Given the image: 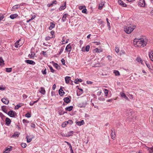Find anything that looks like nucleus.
I'll return each instance as SVG.
<instances>
[{
  "instance_id": "f257e3e1",
  "label": "nucleus",
  "mask_w": 153,
  "mask_h": 153,
  "mask_svg": "<svg viewBox=\"0 0 153 153\" xmlns=\"http://www.w3.org/2000/svg\"><path fill=\"white\" fill-rule=\"evenodd\" d=\"M135 39L134 42L136 43L137 45L138 46L143 47L146 45L147 43V39L144 40L143 39H140L138 41H135Z\"/></svg>"
},
{
  "instance_id": "f03ea898",
  "label": "nucleus",
  "mask_w": 153,
  "mask_h": 153,
  "mask_svg": "<svg viewBox=\"0 0 153 153\" xmlns=\"http://www.w3.org/2000/svg\"><path fill=\"white\" fill-rule=\"evenodd\" d=\"M124 31L127 34H130L132 32L130 26H124Z\"/></svg>"
},
{
  "instance_id": "7ed1b4c3",
  "label": "nucleus",
  "mask_w": 153,
  "mask_h": 153,
  "mask_svg": "<svg viewBox=\"0 0 153 153\" xmlns=\"http://www.w3.org/2000/svg\"><path fill=\"white\" fill-rule=\"evenodd\" d=\"M7 114L11 117H14L16 115V113L15 111L11 110L7 113Z\"/></svg>"
},
{
  "instance_id": "20e7f679",
  "label": "nucleus",
  "mask_w": 153,
  "mask_h": 153,
  "mask_svg": "<svg viewBox=\"0 0 153 153\" xmlns=\"http://www.w3.org/2000/svg\"><path fill=\"white\" fill-rule=\"evenodd\" d=\"M87 105V103L86 102L81 101L77 104V106L80 108L85 107Z\"/></svg>"
},
{
  "instance_id": "39448f33",
  "label": "nucleus",
  "mask_w": 153,
  "mask_h": 153,
  "mask_svg": "<svg viewBox=\"0 0 153 153\" xmlns=\"http://www.w3.org/2000/svg\"><path fill=\"white\" fill-rule=\"evenodd\" d=\"M138 5L140 7H145L146 4L144 0H139Z\"/></svg>"
},
{
  "instance_id": "423d86ee",
  "label": "nucleus",
  "mask_w": 153,
  "mask_h": 153,
  "mask_svg": "<svg viewBox=\"0 0 153 153\" xmlns=\"http://www.w3.org/2000/svg\"><path fill=\"white\" fill-rule=\"evenodd\" d=\"M25 62L27 64L32 65H34L36 63L33 60H25Z\"/></svg>"
},
{
  "instance_id": "0eeeda50",
  "label": "nucleus",
  "mask_w": 153,
  "mask_h": 153,
  "mask_svg": "<svg viewBox=\"0 0 153 153\" xmlns=\"http://www.w3.org/2000/svg\"><path fill=\"white\" fill-rule=\"evenodd\" d=\"M1 101L4 104H8L9 102V100L7 98H3L1 99Z\"/></svg>"
},
{
  "instance_id": "6e6552de",
  "label": "nucleus",
  "mask_w": 153,
  "mask_h": 153,
  "mask_svg": "<svg viewBox=\"0 0 153 153\" xmlns=\"http://www.w3.org/2000/svg\"><path fill=\"white\" fill-rule=\"evenodd\" d=\"M118 3L119 4L123 6V7H126L127 4L124 3L121 0H118Z\"/></svg>"
},
{
  "instance_id": "1a4fd4ad",
  "label": "nucleus",
  "mask_w": 153,
  "mask_h": 153,
  "mask_svg": "<svg viewBox=\"0 0 153 153\" xmlns=\"http://www.w3.org/2000/svg\"><path fill=\"white\" fill-rule=\"evenodd\" d=\"M59 95L61 96H63L65 94V92L62 90V87H61L60 89L59 90Z\"/></svg>"
},
{
  "instance_id": "9d476101",
  "label": "nucleus",
  "mask_w": 153,
  "mask_h": 153,
  "mask_svg": "<svg viewBox=\"0 0 153 153\" xmlns=\"http://www.w3.org/2000/svg\"><path fill=\"white\" fill-rule=\"evenodd\" d=\"M58 113L59 115H62L65 113H67V112L64 111L62 109V108H59V109Z\"/></svg>"
},
{
  "instance_id": "9b49d317",
  "label": "nucleus",
  "mask_w": 153,
  "mask_h": 153,
  "mask_svg": "<svg viewBox=\"0 0 153 153\" xmlns=\"http://www.w3.org/2000/svg\"><path fill=\"white\" fill-rule=\"evenodd\" d=\"M78 89L79 90V92H77V96H80V95H81L82 93H83V89H81V88H79V87H78V86H76V88H78Z\"/></svg>"
},
{
  "instance_id": "f8f14e48",
  "label": "nucleus",
  "mask_w": 153,
  "mask_h": 153,
  "mask_svg": "<svg viewBox=\"0 0 153 153\" xmlns=\"http://www.w3.org/2000/svg\"><path fill=\"white\" fill-rule=\"evenodd\" d=\"M5 124L7 125H9L11 122L10 119L8 117H6L5 119Z\"/></svg>"
},
{
  "instance_id": "ddd939ff",
  "label": "nucleus",
  "mask_w": 153,
  "mask_h": 153,
  "mask_svg": "<svg viewBox=\"0 0 153 153\" xmlns=\"http://www.w3.org/2000/svg\"><path fill=\"white\" fill-rule=\"evenodd\" d=\"M20 134V133L18 132H16L14 133L13 135L11 136V137H18L19 135Z\"/></svg>"
},
{
  "instance_id": "4468645a",
  "label": "nucleus",
  "mask_w": 153,
  "mask_h": 153,
  "mask_svg": "<svg viewBox=\"0 0 153 153\" xmlns=\"http://www.w3.org/2000/svg\"><path fill=\"white\" fill-rule=\"evenodd\" d=\"M20 5L19 4H17L16 5H15L13 7L11 10L12 11L15 10L17 8L20 7Z\"/></svg>"
},
{
  "instance_id": "2eb2a0df",
  "label": "nucleus",
  "mask_w": 153,
  "mask_h": 153,
  "mask_svg": "<svg viewBox=\"0 0 153 153\" xmlns=\"http://www.w3.org/2000/svg\"><path fill=\"white\" fill-rule=\"evenodd\" d=\"M39 92L42 94H45V91L43 87H41L40 88Z\"/></svg>"
},
{
  "instance_id": "dca6fc26",
  "label": "nucleus",
  "mask_w": 153,
  "mask_h": 153,
  "mask_svg": "<svg viewBox=\"0 0 153 153\" xmlns=\"http://www.w3.org/2000/svg\"><path fill=\"white\" fill-rule=\"evenodd\" d=\"M121 96L126 99L128 101H129V99L126 96L125 94L121 92L120 93Z\"/></svg>"
},
{
  "instance_id": "f3484780",
  "label": "nucleus",
  "mask_w": 153,
  "mask_h": 153,
  "mask_svg": "<svg viewBox=\"0 0 153 153\" xmlns=\"http://www.w3.org/2000/svg\"><path fill=\"white\" fill-rule=\"evenodd\" d=\"M33 137H32L30 136H27L26 137L27 141L28 143L30 142L32 140Z\"/></svg>"
},
{
  "instance_id": "a211bd4d",
  "label": "nucleus",
  "mask_w": 153,
  "mask_h": 153,
  "mask_svg": "<svg viewBox=\"0 0 153 153\" xmlns=\"http://www.w3.org/2000/svg\"><path fill=\"white\" fill-rule=\"evenodd\" d=\"M76 124L79 126H80L82 125H83L84 123V121L82 120L79 121H78V122H76Z\"/></svg>"
},
{
  "instance_id": "6ab92c4d",
  "label": "nucleus",
  "mask_w": 153,
  "mask_h": 153,
  "mask_svg": "<svg viewBox=\"0 0 153 153\" xmlns=\"http://www.w3.org/2000/svg\"><path fill=\"white\" fill-rule=\"evenodd\" d=\"M149 56L151 60L153 61V51H151L149 52Z\"/></svg>"
},
{
  "instance_id": "aec40b11",
  "label": "nucleus",
  "mask_w": 153,
  "mask_h": 153,
  "mask_svg": "<svg viewBox=\"0 0 153 153\" xmlns=\"http://www.w3.org/2000/svg\"><path fill=\"white\" fill-rule=\"evenodd\" d=\"M67 17V13H65L62 17L61 20L62 22H65L66 19Z\"/></svg>"
},
{
  "instance_id": "412c9836",
  "label": "nucleus",
  "mask_w": 153,
  "mask_h": 153,
  "mask_svg": "<svg viewBox=\"0 0 153 153\" xmlns=\"http://www.w3.org/2000/svg\"><path fill=\"white\" fill-rule=\"evenodd\" d=\"M66 2L65 1L64 2V5H62L60 7L59 9L60 10H64L66 7Z\"/></svg>"
},
{
  "instance_id": "4be33fe9",
  "label": "nucleus",
  "mask_w": 153,
  "mask_h": 153,
  "mask_svg": "<svg viewBox=\"0 0 153 153\" xmlns=\"http://www.w3.org/2000/svg\"><path fill=\"white\" fill-rule=\"evenodd\" d=\"M146 148L149 153H153V146L151 148L146 147Z\"/></svg>"
},
{
  "instance_id": "5701e85b",
  "label": "nucleus",
  "mask_w": 153,
  "mask_h": 153,
  "mask_svg": "<svg viewBox=\"0 0 153 153\" xmlns=\"http://www.w3.org/2000/svg\"><path fill=\"white\" fill-rule=\"evenodd\" d=\"M68 145L69 146V149H70L71 153H74L72 147L70 143L68 142Z\"/></svg>"
},
{
  "instance_id": "b1692460",
  "label": "nucleus",
  "mask_w": 153,
  "mask_h": 153,
  "mask_svg": "<svg viewBox=\"0 0 153 153\" xmlns=\"http://www.w3.org/2000/svg\"><path fill=\"white\" fill-rule=\"evenodd\" d=\"M18 16V15L16 13L13 14L11 15L10 16V17L12 19H14L16 18Z\"/></svg>"
},
{
  "instance_id": "393cba45",
  "label": "nucleus",
  "mask_w": 153,
  "mask_h": 153,
  "mask_svg": "<svg viewBox=\"0 0 153 153\" xmlns=\"http://www.w3.org/2000/svg\"><path fill=\"white\" fill-rule=\"evenodd\" d=\"M113 130H114V129H113ZM111 136L112 138L113 139H114V138L115 137L114 136H115V131H114V130H113L112 129L111 130Z\"/></svg>"
},
{
  "instance_id": "a878e982",
  "label": "nucleus",
  "mask_w": 153,
  "mask_h": 153,
  "mask_svg": "<svg viewBox=\"0 0 153 153\" xmlns=\"http://www.w3.org/2000/svg\"><path fill=\"white\" fill-rule=\"evenodd\" d=\"M50 26L49 27V29L50 30H51L55 27V24L54 23L51 22L50 23Z\"/></svg>"
},
{
  "instance_id": "bb28decb",
  "label": "nucleus",
  "mask_w": 153,
  "mask_h": 153,
  "mask_svg": "<svg viewBox=\"0 0 153 153\" xmlns=\"http://www.w3.org/2000/svg\"><path fill=\"white\" fill-rule=\"evenodd\" d=\"M20 41V40L19 39L18 41H17L15 44V47L16 48H18L19 47H20V45H19V42Z\"/></svg>"
},
{
  "instance_id": "cd10ccee",
  "label": "nucleus",
  "mask_w": 153,
  "mask_h": 153,
  "mask_svg": "<svg viewBox=\"0 0 153 153\" xmlns=\"http://www.w3.org/2000/svg\"><path fill=\"white\" fill-rule=\"evenodd\" d=\"M4 65V61L2 57H0V65Z\"/></svg>"
},
{
  "instance_id": "c85d7f7f",
  "label": "nucleus",
  "mask_w": 153,
  "mask_h": 153,
  "mask_svg": "<svg viewBox=\"0 0 153 153\" xmlns=\"http://www.w3.org/2000/svg\"><path fill=\"white\" fill-rule=\"evenodd\" d=\"M136 60L138 62H140L142 64H143V61L142 59L140 58V57H137L136 59Z\"/></svg>"
},
{
  "instance_id": "c756f323",
  "label": "nucleus",
  "mask_w": 153,
  "mask_h": 153,
  "mask_svg": "<svg viewBox=\"0 0 153 153\" xmlns=\"http://www.w3.org/2000/svg\"><path fill=\"white\" fill-rule=\"evenodd\" d=\"M6 106L5 105H3L1 107V109L2 110V111L5 113L7 114V110L5 108H4V107H6Z\"/></svg>"
},
{
  "instance_id": "7c9ffc66",
  "label": "nucleus",
  "mask_w": 153,
  "mask_h": 153,
  "mask_svg": "<svg viewBox=\"0 0 153 153\" xmlns=\"http://www.w3.org/2000/svg\"><path fill=\"white\" fill-rule=\"evenodd\" d=\"M71 45L70 43L68 45V52L71 51Z\"/></svg>"
},
{
  "instance_id": "2f4dec72",
  "label": "nucleus",
  "mask_w": 153,
  "mask_h": 153,
  "mask_svg": "<svg viewBox=\"0 0 153 153\" xmlns=\"http://www.w3.org/2000/svg\"><path fill=\"white\" fill-rule=\"evenodd\" d=\"M104 3L103 2H101L100 3V5L99 6L98 9L100 10H101L102 9V7L104 5Z\"/></svg>"
},
{
  "instance_id": "473e14b6",
  "label": "nucleus",
  "mask_w": 153,
  "mask_h": 153,
  "mask_svg": "<svg viewBox=\"0 0 153 153\" xmlns=\"http://www.w3.org/2000/svg\"><path fill=\"white\" fill-rule=\"evenodd\" d=\"M114 74L115 76H119L120 75V73L119 71H118L114 70Z\"/></svg>"
},
{
  "instance_id": "72a5a7b5",
  "label": "nucleus",
  "mask_w": 153,
  "mask_h": 153,
  "mask_svg": "<svg viewBox=\"0 0 153 153\" xmlns=\"http://www.w3.org/2000/svg\"><path fill=\"white\" fill-rule=\"evenodd\" d=\"M10 148H5V151H8V152H9V151H10L12 150V147L11 146H9Z\"/></svg>"
},
{
  "instance_id": "f704fd0d",
  "label": "nucleus",
  "mask_w": 153,
  "mask_h": 153,
  "mask_svg": "<svg viewBox=\"0 0 153 153\" xmlns=\"http://www.w3.org/2000/svg\"><path fill=\"white\" fill-rule=\"evenodd\" d=\"M74 134V132L73 131H71L68 134V137L72 136Z\"/></svg>"
},
{
  "instance_id": "c9c22d12",
  "label": "nucleus",
  "mask_w": 153,
  "mask_h": 153,
  "mask_svg": "<svg viewBox=\"0 0 153 153\" xmlns=\"http://www.w3.org/2000/svg\"><path fill=\"white\" fill-rule=\"evenodd\" d=\"M22 103H19V104L16 105L15 107V109H19L20 107L22 106Z\"/></svg>"
},
{
  "instance_id": "e433bc0d",
  "label": "nucleus",
  "mask_w": 153,
  "mask_h": 153,
  "mask_svg": "<svg viewBox=\"0 0 153 153\" xmlns=\"http://www.w3.org/2000/svg\"><path fill=\"white\" fill-rule=\"evenodd\" d=\"M48 66L50 68V70H51V72L53 73H54L56 71L55 70H54L53 69L52 67L51 66V65H48Z\"/></svg>"
},
{
  "instance_id": "4c0bfd02",
  "label": "nucleus",
  "mask_w": 153,
  "mask_h": 153,
  "mask_svg": "<svg viewBox=\"0 0 153 153\" xmlns=\"http://www.w3.org/2000/svg\"><path fill=\"white\" fill-rule=\"evenodd\" d=\"M94 52L98 53L100 52H101L102 51L101 50V49L96 48L94 50Z\"/></svg>"
},
{
  "instance_id": "58836bf2",
  "label": "nucleus",
  "mask_w": 153,
  "mask_h": 153,
  "mask_svg": "<svg viewBox=\"0 0 153 153\" xmlns=\"http://www.w3.org/2000/svg\"><path fill=\"white\" fill-rule=\"evenodd\" d=\"M31 54H29L28 55V56L29 57L30 56L31 57H34V56L35 55V53H34L33 52H31Z\"/></svg>"
},
{
  "instance_id": "ea45409f",
  "label": "nucleus",
  "mask_w": 153,
  "mask_h": 153,
  "mask_svg": "<svg viewBox=\"0 0 153 153\" xmlns=\"http://www.w3.org/2000/svg\"><path fill=\"white\" fill-rule=\"evenodd\" d=\"M39 100V99H38V100H37L36 101H34V102H30V105L31 106H32V105H33V104H35V103H36L37 102L38 100Z\"/></svg>"
},
{
  "instance_id": "a19ab883",
  "label": "nucleus",
  "mask_w": 153,
  "mask_h": 153,
  "mask_svg": "<svg viewBox=\"0 0 153 153\" xmlns=\"http://www.w3.org/2000/svg\"><path fill=\"white\" fill-rule=\"evenodd\" d=\"M41 54H42L45 57H47L48 56V55L46 53V52L44 51H42L41 53Z\"/></svg>"
},
{
  "instance_id": "79ce46f5",
  "label": "nucleus",
  "mask_w": 153,
  "mask_h": 153,
  "mask_svg": "<svg viewBox=\"0 0 153 153\" xmlns=\"http://www.w3.org/2000/svg\"><path fill=\"white\" fill-rule=\"evenodd\" d=\"M73 108V106H68V111H71Z\"/></svg>"
},
{
  "instance_id": "37998d69",
  "label": "nucleus",
  "mask_w": 153,
  "mask_h": 153,
  "mask_svg": "<svg viewBox=\"0 0 153 153\" xmlns=\"http://www.w3.org/2000/svg\"><path fill=\"white\" fill-rule=\"evenodd\" d=\"M31 116V114L30 113L28 112L25 114V116L27 118H30Z\"/></svg>"
},
{
  "instance_id": "c03bdc74",
  "label": "nucleus",
  "mask_w": 153,
  "mask_h": 153,
  "mask_svg": "<svg viewBox=\"0 0 153 153\" xmlns=\"http://www.w3.org/2000/svg\"><path fill=\"white\" fill-rule=\"evenodd\" d=\"M6 71L7 72H11L12 71V68H6Z\"/></svg>"
},
{
  "instance_id": "a18cd8bd",
  "label": "nucleus",
  "mask_w": 153,
  "mask_h": 153,
  "mask_svg": "<svg viewBox=\"0 0 153 153\" xmlns=\"http://www.w3.org/2000/svg\"><path fill=\"white\" fill-rule=\"evenodd\" d=\"M145 63L147 66V67L149 69L151 70H152V68H151V66L147 62H145Z\"/></svg>"
},
{
  "instance_id": "49530a36",
  "label": "nucleus",
  "mask_w": 153,
  "mask_h": 153,
  "mask_svg": "<svg viewBox=\"0 0 153 153\" xmlns=\"http://www.w3.org/2000/svg\"><path fill=\"white\" fill-rule=\"evenodd\" d=\"M67 125V121H65L64 122L62 125V127H65Z\"/></svg>"
},
{
  "instance_id": "de8ad7c7",
  "label": "nucleus",
  "mask_w": 153,
  "mask_h": 153,
  "mask_svg": "<svg viewBox=\"0 0 153 153\" xmlns=\"http://www.w3.org/2000/svg\"><path fill=\"white\" fill-rule=\"evenodd\" d=\"M53 66L55 67V68L57 69H58L59 68V67L58 66V64L56 63H54V65H53Z\"/></svg>"
},
{
  "instance_id": "09e8293b",
  "label": "nucleus",
  "mask_w": 153,
  "mask_h": 153,
  "mask_svg": "<svg viewBox=\"0 0 153 153\" xmlns=\"http://www.w3.org/2000/svg\"><path fill=\"white\" fill-rule=\"evenodd\" d=\"M90 46L89 45H87L86 46L85 48V51H86L87 52H88L89 51V49H90Z\"/></svg>"
},
{
  "instance_id": "8fccbe9b",
  "label": "nucleus",
  "mask_w": 153,
  "mask_h": 153,
  "mask_svg": "<svg viewBox=\"0 0 153 153\" xmlns=\"http://www.w3.org/2000/svg\"><path fill=\"white\" fill-rule=\"evenodd\" d=\"M64 46H63L61 48V49H60V51H59V54H60L63 51L64 49Z\"/></svg>"
},
{
  "instance_id": "3c124183",
  "label": "nucleus",
  "mask_w": 153,
  "mask_h": 153,
  "mask_svg": "<svg viewBox=\"0 0 153 153\" xmlns=\"http://www.w3.org/2000/svg\"><path fill=\"white\" fill-rule=\"evenodd\" d=\"M22 122L24 124H25L26 123H27L29 122V121H28L27 120L25 119L23 120Z\"/></svg>"
},
{
  "instance_id": "603ef678",
  "label": "nucleus",
  "mask_w": 153,
  "mask_h": 153,
  "mask_svg": "<svg viewBox=\"0 0 153 153\" xmlns=\"http://www.w3.org/2000/svg\"><path fill=\"white\" fill-rule=\"evenodd\" d=\"M51 33L52 35V37L51 38H54L55 37V35H54V31L53 30H52L51 32Z\"/></svg>"
},
{
  "instance_id": "864d4df0",
  "label": "nucleus",
  "mask_w": 153,
  "mask_h": 153,
  "mask_svg": "<svg viewBox=\"0 0 153 153\" xmlns=\"http://www.w3.org/2000/svg\"><path fill=\"white\" fill-rule=\"evenodd\" d=\"M106 20L107 21V26H108V27L109 29L110 30V23L109 22H108V19L107 18H106Z\"/></svg>"
},
{
  "instance_id": "5fc2aeb1",
  "label": "nucleus",
  "mask_w": 153,
  "mask_h": 153,
  "mask_svg": "<svg viewBox=\"0 0 153 153\" xmlns=\"http://www.w3.org/2000/svg\"><path fill=\"white\" fill-rule=\"evenodd\" d=\"M104 92L105 94V96L107 97V96L108 93V90L107 89H104Z\"/></svg>"
},
{
  "instance_id": "6e6d98bb",
  "label": "nucleus",
  "mask_w": 153,
  "mask_h": 153,
  "mask_svg": "<svg viewBox=\"0 0 153 153\" xmlns=\"http://www.w3.org/2000/svg\"><path fill=\"white\" fill-rule=\"evenodd\" d=\"M21 146L23 148H25L26 147L27 144L25 143H22L21 144Z\"/></svg>"
},
{
  "instance_id": "4d7b16f0",
  "label": "nucleus",
  "mask_w": 153,
  "mask_h": 153,
  "mask_svg": "<svg viewBox=\"0 0 153 153\" xmlns=\"http://www.w3.org/2000/svg\"><path fill=\"white\" fill-rule=\"evenodd\" d=\"M5 87H3V85L0 86V90L3 91L5 89Z\"/></svg>"
},
{
  "instance_id": "13d9d810",
  "label": "nucleus",
  "mask_w": 153,
  "mask_h": 153,
  "mask_svg": "<svg viewBox=\"0 0 153 153\" xmlns=\"http://www.w3.org/2000/svg\"><path fill=\"white\" fill-rule=\"evenodd\" d=\"M46 69L45 68L44 71L42 70V74L44 75H45L47 74V72L46 71Z\"/></svg>"
},
{
  "instance_id": "bf43d9fd",
  "label": "nucleus",
  "mask_w": 153,
  "mask_h": 153,
  "mask_svg": "<svg viewBox=\"0 0 153 153\" xmlns=\"http://www.w3.org/2000/svg\"><path fill=\"white\" fill-rule=\"evenodd\" d=\"M115 51L117 53H118L119 51V49L118 47L116 46L115 47Z\"/></svg>"
},
{
  "instance_id": "052dcab7",
  "label": "nucleus",
  "mask_w": 153,
  "mask_h": 153,
  "mask_svg": "<svg viewBox=\"0 0 153 153\" xmlns=\"http://www.w3.org/2000/svg\"><path fill=\"white\" fill-rule=\"evenodd\" d=\"M132 27H131V30L132 32L134 29L136 27V26L134 25H133Z\"/></svg>"
},
{
  "instance_id": "680f3d73",
  "label": "nucleus",
  "mask_w": 153,
  "mask_h": 153,
  "mask_svg": "<svg viewBox=\"0 0 153 153\" xmlns=\"http://www.w3.org/2000/svg\"><path fill=\"white\" fill-rule=\"evenodd\" d=\"M61 61L63 65H65V60L63 59H61Z\"/></svg>"
},
{
  "instance_id": "e2e57ef3",
  "label": "nucleus",
  "mask_w": 153,
  "mask_h": 153,
  "mask_svg": "<svg viewBox=\"0 0 153 153\" xmlns=\"http://www.w3.org/2000/svg\"><path fill=\"white\" fill-rule=\"evenodd\" d=\"M82 12L83 13H86L87 9L85 8L83 9L82 10Z\"/></svg>"
},
{
  "instance_id": "0e129e2a",
  "label": "nucleus",
  "mask_w": 153,
  "mask_h": 153,
  "mask_svg": "<svg viewBox=\"0 0 153 153\" xmlns=\"http://www.w3.org/2000/svg\"><path fill=\"white\" fill-rule=\"evenodd\" d=\"M4 16H3V15H2V16H0V21H1V20H3V21H4L5 20V19L4 20H3V19H4Z\"/></svg>"
},
{
  "instance_id": "69168bd1",
  "label": "nucleus",
  "mask_w": 153,
  "mask_h": 153,
  "mask_svg": "<svg viewBox=\"0 0 153 153\" xmlns=\"http://www.w3.org/2000/svg\"><path fill=\"white\" fill-rule=\"evenodd\" d=\"M73 122L71 120H69L68 121V124H71L73 123Z\"/></svg>"
},
{
  "instance_id": "338daca9",
  "label": "nucleus",
  "mask_w": 153,
  "mask_h": 153,
  "mask_svg": "<svg viewBox=\"0 0 153 153\" xmlns=\"http://www.w3.org/2000/svg\"><path fill=\"white\" fill-rule=\"evenodd\" d=\"M84 8H86V7L85 6H79V10H82Z\"/></svg>"
},
{
  "instance_id": "774afa93",
  "label": "nucleus",
  "mask_w": 153,
  "mask_h": 153,
  "mask_svg": "<svg viewBox=\"0 0 153 153\" xmlns=\"http://www.w3.org/2000/svg\"><path fill=\"white\" fill-rule=\"evenodd\" d=\"M107 58L109 61H111L112 60V57L110 55H108L107 56Z\"/></svg>"
}]
</instances>
